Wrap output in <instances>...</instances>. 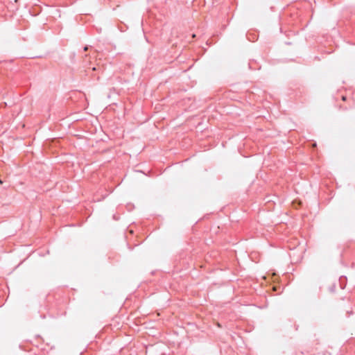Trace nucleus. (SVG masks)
Segmentation results:
<instances>
[{
  "instance_id": "f257e3e1",
  "label": "nucleus",
  "mask_w": 355,
  "mask_h": 355,
  "mask_svg": "<svg viewBox=\"0 0 355 355\" xmlns=\"http://www.w3.org/2000/svg\"><path fill=\"white\" fill-rule=\"evenodd\" d=\"M347 280V277H345V276H341L340 278H339V282H340V288L342 289H344L345 287V284L344 283L345 281Z\"/></svg>"
},
{
  "instance_id": "f03ea898",
  "label": "nucleus",
  "mask_w": 355,
  "mask_h": 355,
  "mask_svg": "<svg viewBox=\"0 0 355 355\" xmlns=\"http://www.w3.org/2000/svg\"><path fill=\"white\" fill-rule=\"evenodd\" d=\"M88 48H89V46H85L84 47V51H87Z\"/></svg>"
},
{
  "instance_id": "7ed1b4c3",
  "label": "nucleus",
  "mask_w": 355,
  "mask_h": 355,
  "mask_svg": "<svg viewBox=\"0 0 355 355\" xmlns=\"http://www.w3.org/2000/svg\"><path fill=\"white\" fill-rule=\"evenodd\" d=\"M334 287H335V286H333L331 288H330L331 291H334Z\"/></svg>"
},
{
  "instance_id": "20e7f679",
  "label": "nucleus",
  "mask_w": 355,
  "mask_h": 355,
  "mask_svg": "<svg viewBox=\"0 0 355 355\" xmlns=\"http://www.w3.org/2000/svg\"><path fill=\"white\" fill-rule=\"evenodd\" d=\"M342 99H343V101H345V100H346V96H343L342 97Z\"/></svg>"
}]
</instances>
